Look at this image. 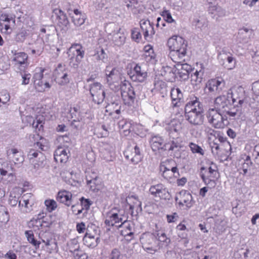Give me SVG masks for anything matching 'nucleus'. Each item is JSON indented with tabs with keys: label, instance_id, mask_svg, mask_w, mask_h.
Returning <instances> with one entry per match:
<instances>
[{
	"label": "nucleus",
	"instance_id": "obj_1",
	"mask_svg": "<svg viewBox=\"0 0 259 259\" xmlns=\"http://www.w3.org/2000/svg\"><path fill=\"white\" fill-rule=\"evenodd\" d=\"M244 93V89L241 87L230 90L227 94V96H220L215 98L213 108L224 113L228 107H229L230 104L231 102L232 104H234L237 102V99H238V103L241 105L243 101L240 98L243 96Z\"/></svg>",
	"mask_w": 259,
	"mask_h": 259
},
{
	"label": "nucleus",
	"instance_id": "obj_2",
	"mask_svg": "<svg viewBox=\"0 0 259 259\" xmlns=\"http://www.w3.org/2000/svg\"><path fill=\"white\" fill-rule=\"evenodd\" d=\"M34 146L40 150L31 149L28 153L27 156L30 162L34 165V167L36 168L42 164L44 156L40 151H45L48 149V142L45 139L41 137L39 141L34 143Z\"/></svg>",
	"mask_w": 259,
	"mask_h": 259
},
{
	"label": "nucleus",
	"instance_id": "obj_3",
	"mask_svg": "<svg viewBox=\"0 0 259 259\" xmlns=\"http://www.w3.org/2000/svg\"><path fill=\"white\" fill-rule=\"evenodd\" d=\"M219 176L217 167L214 164H212L208 168H201L200 176L208 188H212L215 186Z\"/></svg>",
	"mask_w": 259,
	"mask_h": 259
},
{
	"label": "nucleus",
	"instance_id": "obj_4",
	"mask_svg": "<svg viewBox=\"0 0 259 259\" xmlns=\"http://www.w3.org/2000/svg\"><path fill=\"white\" fill-rule=\"evenodd\" d=\"M106 82L112 89L118 90L119 88L121 79V70L118 67L112 68L107 66L105 69Z\"/></svg>",
	"mask_w": 259,
	"mask_h": 259
},
{
	"label": "nucleus",
	"instance_id": "obj_5",
	"mask_svg": "<svg viewBox=\"0 0 259 259\" xmlns=\"http://www.w3.org/2000/svg\"><path fill=\"white\" fill-rule=\"evenodd\" d=\"M67 54L70 66L75 68L78 67L83 58L84 51L80 44H74L69 48Z\"/></svg>",
	"mask_w": 259,
	"mask_h": 259
},
{
	"label": "nucleus",
	"instance_id": "obj_6",
	"mask_svg": "<svg viewBox=\"0 0 259 259\" xmlns=\"http://www.w3.org/2000/svg\"><path fill=\"white\" fill-rule=\"evenodd\" d=\"M99 228L95 225L91 224L88 225L83 238L84 244L90 248H94L97 246L99 240Z\"/></svg>",
	"mask_w": 259,
	"mask_h": 259
},
{
	"label": "nucleus",
	"instance_id": "obj_7",
	"mask_svg": "<svg viewBox=\"0 0 259 259\" xmlns=\"http://www.w3.org/2000/svg\"><path fill=\"white\" fill-rule=\"evenodd\" d=\"M206 117L209 123L217 128H224L228 123L227 119L225 118L217 109L213 108L208 109Z\"/></svg>",
	"mask_w": 259,
	"mask_h": 259
},
{
	"label": "nucleus",
	"instance_id": "obj_8",
	"mask_svg": "<svg viewBox=\"0 0 259 259\" xmlns=\"http://www.w3.org/2000/svg\"><path fill=\"white\" fill-rule=\"evenodd\" d=\"M125 219L123 210L113 208L106 213L105 224L108 226H115L118 228L119 224L123 223Z\"/></svg>",
	"mask_w": 259,
	"mask_h": 259
},
{
	"label": "nucleus",
	"instance_id": "obj_9",
	"mask_svg": "<svg viewBox=\"0 0 259 259\" xmlns=\"http://www.w3.org/2000/svg\"><path fill=\"white\" fill-rule=\"evenodd\" d=\"M225 85V82L223 79H211L206 82L204 91L210 96H215L221 93Z\"/></svg>",
	"mask_w": 259,
	"mask_h": 259
},
{
	"label": "nucleus",
	"instance_id": "obj_10",
	"mask_svg": "<svg viewBox=\"0 0 259 259\" xmlns=\"http://www.w3.org/2000/svg\"><path fill=\"white\" fill-rule=\"evenodd\" d=\"M90 92L93 101L98 104L102 103L106 98L105 92L100 82H95L90 84Z\"/></svg>",
	"mask_w": 259,
	"mask_h": 259
},
{
	"label": "nucleus",
	"instance_id": "obj_11",
	"mask_svg": "<svg viewBox=\"0 0 259 259\" xmlns=\"http://www.w3.org/2000/svg\"><path fill=\"white\" fill-rule=\"evenodd\" d=\"M132 81L138 82H144L148 76L147 71L141 65L136 64L128 73Z\"/></svg>",
	"mask_w": 259,
	"mask_h": 259
},
{
	"label": "nucleus",
	"instance_id": "obj_12",
	"mask_svg": "<svg viewBox=\"0 0 259 259\" xmlns=\"http://www.w3.org/2000/svg\"><path fill=\"white\" fill-rule=\"evenodd\" d=\"M150 193L155 197L169 200L170 195L166 187L162 184L152 185L149 189Z\"/></svg>",
	"mask_w": 259,
	"mask_h": 259
},
{
	"label": "nucleus",
	"instance_id": "obj_13",
	"mask_svg": "<svg viewBox=\"0 0 259 259\" xmlns=\"http://www.w3.org/2000/svg\"><path fill=\"white\" fill-rule=\"evenodd\" d=\"M174 163L172 160H168L165 165H162L160 166V169L163 171L162 176L166 180H170L172 177L177 178L179 176L177 166L170 165Z\"/></svg>",
	"mask_w": 259,
	"mask_h": 259
},
{
	"label": "nucleus",
	"instance_id": "obj_14",
	"mask_svg": "<svg viewBox=\"0 0 259 259\" xmlns=\"http://www.w3.org/2000/svg\"><path fill=\"white\" fill-rule=\"evenodd\" d=\"M169 51L177 49L187 48V42L181 36L174 35L170 37L167 41Z\"/></svg>",
	"mask_w": 259,
	"mask_h": 259
},
{
	"label": "nucleus",
	"instance_id": "obj_15",
	"mask_svg": "<svg viewBox=\"0 0 259 259\" xmlns=\"http://www.w3.org/2000/svg\"><path fill=\"white\" fill-rule=\"evenodd\" d=\"M54 74L55 81L61 85L67 84L69 82L67 71L62 64H60L56 69Z\"/></svg>",
	"mask_w": 259,
	"mask_h": 259
},
{
	"label": "nucleus",
	"instance_id": "obj_16",
	"mask_svg": "<svg viewBox=\"0 0 259 259\" xmlns=\"http://www.w3.org/2000/svg\"><path fill=\"white\" fill-rule=\"evenodd\" d=\"M0 175L8 176L9 182H12L15 179L12 165L6 160L0 159Z\"/></svg>",
	"mask_w": 259,
	"mask_h": 259
},
{
	"label": "nucleus",
	"instance_id": "obj_17",
	"mask_svg": "<svg viewBox=\"0 0 259 259\" xmlns=\"http://www.w3.org/2000/svg\"><path fill=\"white\" fill-rule=\"evenodd\" d=\"M187 48L169 51L168 57L175 63L185 62L187 59Z\"/></svg>",
	"mask_w": 259,
	"mask_h": 259
},
{
	"label": "nucleus",
	"instance_id": "obj_18",
	"mask_svg": "<svg viewBox=\"0 0 259 259\" xmlns=\"http://www.w3.org/2000/svg\"><path fill=\"white\" fill-rule=\"evenodd\" d=\"M140 26L143 31V35L145 39L148 41H151L155 34V31L150 21L142 20L140 21Z\"/></svg>",
	"mask_w": 259,
	"mask_h": 259
},
{
	"label": "nucleus",
	"instance_id": "obj_19",
	"mask_svg": "<svg viewBox=\"0 0 259 259\" xmlns=\"http://www.w3.org/2000/svg\"><path fill=\"white\" fill-rule=\"evenodd\" d=\"M7 155L8 160L15 164H21L24 160L22 152L15 148L8 149L7 150Z\"/></svg>",
	"mask_w": 259,
	"mask_h": 259
},
{
	"label": "nucleus",
	"instance_id": "obj_20",
	"mask_svg": "<svg viewBox=\"0 0 259 259\" xmlns=\"http://www.w3.org/2000/svg\"><path fill=\"white\" fill-rule=\"evenodd\" d=\"M175 72L179 75V77L186 80L189 78L190 72L192 71L191 66L186 63H176Z\"/></svg>",
	"mask_w": 259,
	"mask_h": 259
},
{
	"label": "nucleus",
	"instance_id": "obj_21",
	"mask_svg": "<svg viewBox=\"0 0 259 259\" xmlns=\"http://www.w3.org/2000/svg\"><path fill=\"white\" fill-rule=\"evenodd\" d=\"M127 159H129L134 164L138 163L142 158L140 149L138 146H135L133 150H126L124 153Z\"/></svg>",
	"mask_w": 259,
	"mask_h": 259
},
{
	"label": "nucleus",
	"instance_id": "obj_22",
	"mask_svg": "<svg viewBox=\"0 0 259 259\" xmlns=\"http://www.w3.org/2000/svg\"><path fill=\"white\" fill-rule=\"evenodd\" d=\"M185 111V114H189L191 112H196L198 111L203 112V109L202 105L198 101V99L194 97L186 104Z\"/></svg>",
	"mask_w": 259,
	"mask_h": 259
},
{
	"label": "nucleus",
	"instance_id": "obj_23",
	"mask_svg": "<svg viewBox=\"0 0 259 259\" xmlns=\"http://www.w3.org/2000/svg\"><path fill=\"white\" fill-rule=\"evenodd\" d=\"M140 242L143 248L146 250H154L153 243L155 242L154 235L150 233H144L140 237Z\"/></svg>",
	"mask_w": 259,
	"mask_h": 259
},
{
	"label": "nucleus",
	"instance_id": "obj_24",
	"mask_svg": "<svg viewBox=\"0 0 259 259\" xmlns=\"http://www.w3.org/2000/svg\"><path fill=\"white\" fill-rule=\"evenodd\" d=\"M176 200L179 205L186 206L187 208H190L193 204L192 196L186 191L180 192L179 196L176 197Z\"/></svg>",
	"mask_w": 259,
	"mask_h": 259
},
{
	"label": "nucleus",
	"instance_id": "obj_25",
	"mask_svg": "<svg viewBox=\"0 0 259 259\" xmlns=\"http://www.w3.org/2000/svg\"><path fill=\"white\" fill-rule=\"evenodd\" d=\"M56 198L58 201L67 206H70L73 202V198L71 193L65 190L59 191Z\"/></svg>",
	"mask_w": 259,
	"mask_h": 259
},
{
	"label": "nucleus",
	"instance_id": "obj_26",
	"mask_svg": "<svg viewBox=\"0 0 259 259\" xmlns=\"http://www.w3.org/2000/svg\"><path fill=\"white\" fill-rule=\"evenodd\" d=\"M252 33L251 29L247 28L240 29L237 37L238 43L241 45L247 44L249 41Z\"/></svg>",
	"mask_w": 259,
	"mask_h": 259
},
{
	"label": "nucleus",
	"instance_id": "obj_27",
	"mask_svg": "<svg viewBox=\"0 0 259 259\" xmlns=\"http://www.w3.org/2000/svg\"><path fill=\"white\" fill-rule=\"evenodd\" d=\"M118 228H122L120 234L123 236H131L134 235V224L131 222L127 221L126 219L123 221V223L118 226Z\"/></svg>",
	"mask_w": 259,
	"mask_h": 259
},
{
	"label": "nucleus",
	"instance_id": "obj_28",
	"mask_svg": "<svg viewBox=\"0 0 259 259\" xmlns=\"http://www.w3.org/2000/svg\"><path fill=\"white\" fill-rule=\"evenodd\" d=\"M203 112L198 111L185 114L186 119L192 124L200 125L203 123Z\"/></svg>",
	"mask_w": 259,
	"mask_h": 259
},
{
	"label": "nucleus",
	"instance_id": "obj_29",
	"mask_svg": "<svg viewBox=\"0 0 259 259\" xmlns=\"http://www.w3.org/2000/svg\"><path fill=\"white\" fill-rule=\"evenodd\" d=\"M12 53L13 54V61L15 65H23V67H25L28 65L27 54L24 52L16 53L14 51H12Z\"/></svg>",
	"mask_w": 259,
	"mask_h": 259
},
{
	"label": "nucleus",
	"instance_id": "obj_30",
	"mask_svg": "<svg viewBox=\"0 0 259 259\" xmlns=\"http://www.w3.org/2000/svg\"><path fill=\"white\" fill-rule=\"evenodd\" d=\"M170 96L173 106H180L181 101L183 100V94L181 90L179 88L172 89L171 90Z\"/></svg>",
	"mask_w": 259,
	"mask_h": 259
},
{
	"label": "nucleus",
	"instance_id": "obj_31",
	"mask_svg": "<svg viewBox=\"0 0 259 259\" xmlns=\"http://www.w3.org/2000/svg\"><path fill=\"white\" fill-rule=\"evenodd\" d=\"M241 166L239 168L240 173L243 175H246L248 171L250 169L252 165V162L251 160L250 157L249 156H245V159H242L239 160Z\"/></svg>",
	"mask_w": 259,
	"mask_h": 259
},
{
	"label": "nucleus",
	"instance_id": "obj_32",
	"mask_svg": "<svg viewBox=\"0 0 259 259\" xmlns=\"http://www.w3.org/2000/svg\"><path fill=\"white\" fill-rule=\"evenodd\" d=\"M68 156L66 150L62 148L59 147L54 153V159L57 162L65 163L67 162Z\"/></svg>",
	"mask_w": 259,
	"mask_h": 259
},
{
	"label": "nucleus",
	"instance_id": "obj_33",
	"mask_svg": "<svg viewBox=\"0 0 259 259\" xmlns=\"http://www.w3.org/2000/svg\"><path fill=\"white\" fill-rule=\"evenodd\" d=\"M126 202L129 205L130 209L132 210L131 213H133V210L135 208L137 209H142L141 202L140 201L138 198L135 196H128L126 199Z\"/></svg>",
	"mask_w": 259,
	"mask_h": 259
},
{
	"label": "nucleus",
	"instance_id": "obj_34",
	"mask_svg": "<svg viewBox=\"0 0 259 259\" xmlns=\"http://www.w3.org/2000/svg\"><path fill=\"white\" fill-rule=\"evenodd\" d=\"M219 58L227 61L228 64L226 65V67L228 69H232L235 67L236 59L231 54L228 55L227 53L223 52L220 54L219 55Z\"/></svg>",
	"mask_w": 259,
	"mask_h": 259
},
{
	"label": "nucleus",
	"instance_id": "obj_35",
	"mask_svg": "<svg viewBox=\"0 0 259 259\" xmlns=\"http://www.w3.org/2000/svg\"><path fill=\"white\" fill-rule=\"evenodd\" d=\"M34 197L31 193L24 194L19 200V206L21 204L23 206L24 204L25 207L29 208L33 204Z\"/></svg>",
	"mask_w": 259,
	"mask_h": 259
},
{
	"label": "nucleus",
	"instance_id": "obj_36",
	"mask_svg": "<svg viewBox=\"0 0 259 259\" xmlns=\"http://www.w3.org/2000/svg\"><path fill=\"white\" fill-rule=\"evenodd\" d=\"M164 144L163 139L159 136H153L151 140V146L153 151H156L160 149L164 150Z\"/></svg>",
	"mask_w": 259,
	"mask_h": 259
},
{
	"label": "nucleus",
	"instance_id": "obj_37",
	"mask_svg": "<svg viewBox=\"0 0 259 259\" xmlns=\"http://www.w3.org/2000/svg\"><path fill=\"white\" fill-rule=\"evenodd\" d=\"M167 126L165 128L170 132H178L182 128V124L181 122L177 119L171 120L169 122L166 123Z\"/></svg>",
	"mask_w": 259,
	"mask_h": 259
},
{
	"label": "nucleus",
	"instance_id": "obj_38",
	"mask_svg": "<svg viewBox=\"0 0 259 259\" xmlns=\"http://www.w3.org/2000/svg\"><path fill=\"white\" fill-rule=\"evenodd\" d=\"M201 69L199 70H196L191 75V80L192 81L195 82V84H197L201 82L203 76L204 72V68L202 64H200Z\"/></svg>",
	"mask_w": 259,
	"mask_h": 259
},
{
	"label": "nucleus",
	"instance_id": "obj_39",
	"mask_svg": "<svg viewBox=\"0 0 259 259\" xmlns=\"http://www.w3.org/2000/svg\"><path fill=\"white\" fill-rule=\"evenodd\" d=\"M164 150L177 151L181 147V144L177 140H172L170 142L164 144Z\"/></svg>",
	"mask_w": 259,
	"mask_h": 259
},
{
	"label": "nucleus",
	"instance_id": "obj_40",
	"mask_svg": "<svg viewBox=\"0 0 259 259\" xmlns=\"http://www.w3.org/2000/svg\"><path fill=\"white\" fill-rule=\"evenodd\" d=\"M119 128L123 130V132L125 133V135L128 134L131 130L132 124L131 122L128 121L126 119H122L118 122Z\"/></svg>",
	"mask_w": 259,
	"mask_h": 259
},
{
	"label": "nucleus",
	"instance_id": "obj_41",
	"mask_svg": "<svg viewBox=\"0 0 259 259\" xmlns=\"http://www.w3.org/2000/svg\"><path fill=\"white\" fill-rule=\"evenodd\" d=\"M231 102L230 104L229 107H228L226 111L224 112L226 115H228L230 117H234L239 113V107H235V105H233Z\"/></svg>",
	"mask_w": 259,
	"mask_h": 259
},
{
	"label": "nucleus",
	"instance_id": "obj_42",
	"mask_svg": "<svg viewBox=\"0 0 259 259\" xmlns=\"http://www.w3.org/2000/svg\"><path fill=\"white\" fill-rule=\"evenodd\" d=\"M9 220V215L7 208L4 205H0V223H6Z\"/></svg>",
	"mask_w": 259,
	"mask_h": 259
},
{
	"label": "nucleus",
	"instance_id": "obj_43",
	"mask_svg": "<svg viewBox=\"0 0 259 259\" xmlns=\"http://www.w3.org/2000/svg\"><path fill=\"white\" fill-rule=\"evenodd\" d=\"M33 83L36 90L39 92L44 91L46 88H50L51 87L48 82L44 81L42 79L34 82Z\"/></svg>",
	"mask_w": 259,
	"mask_h": 259
},
{
	"label": "nucleus",
	"instance_id": "obj_44",
	"mask_svg": "<svg viewBox=\"0 0 259 259\" xmlns=\"http://www.w3.org/2000/svg\"><path fill=\"white\" fill-rule=\"evenodd\" d=\"M125 39L124 35L119 32H116L113 35V40L116 45L120 46L122 45L124 42Z\"/></svg>",
	"mask_w": 259,
	"mask_h": 259
},
{
	"label": "nucleus",
	"instance_id": "obj_45",
	"mask_svg": "<svg viewBox=\"0 0 259 259\" xmlns=\"http://www.w3.org/2000/svg\"><path fill=\"white\" fill-rule=\"evenodd\" d=\"M210 147L213 155L215 156H221V152L220 150V143L212 141L210 142Z\"/></svg>",
	"mask_w": 259,
	"mask_h": 259
},
{
	"label": "nucleus",
	"instance_id": "obj_46",
	"mask_svg": "<svg viewBox=\"0 0 259 259\" xmlns=\"http://www.w3.org/2000/svg\"><path fill=\"white\" fill-rule=\"evenodd\" d=\"M25 235L27 238V240L29 243L32 244L36 248L38 247L40 244V241H37L34 238V234L32 231H27L25 232Z\"/></svg>",
	"mask_w": 259,
	"mask_h": 259
},
{
	"label": "nucleus",
	"instance_id": "obj_47",
	"mask_svg": "<svg viewBox=\"0 0 259 259\" xmlns=\"http://www.w3.org/2000/svg\"><path fill=\"white\" fill-rule=\"evenodd\" d=\"M189 147H190L191 151L193 153H197L201 155H204V151L201 147L193 142H190L189 144Z\"/></svg>",
	"mask_w": 259,
	"mask_h": 259
},
{
	"label": "nucleus",
	"instance_id": "obj_48",
	"mask_svg": "<svg viewBox=\"0 0 259 259\" xmlns=\"http://www.w3.org/2000/svg\"><path fill=\"white\" fill-rule=\"evenodd\" d=\"M157 237L158 240L162 243V244L164 246H168L170 242V238L167 237L164 233H158Z\"/></svg>",
	"mask_w": 259,
	"mask_h": 259
},
{
	"label": "nucleus",
	"instance_id": "obj_49",
	"mask_svg": "<svg viewBox=\"0 0 259 259\" xmlns=\"http://www.w3.org/2000/svg\"><path fill=\"white\" fill-rule=\"evenodd\" d=\"M45 204L49 212L54 210L57 207V202L53 199L46 200Z\"/></svg>",
	"mask_w": 259,
	"mask_h": 259
},
{
	"label": "nucleus",
	"instance_id": "obj_50",
	"mask_svg": "<svg viewBox=\"0 0 259 259\" xmlns=\"http://www.w3.org/2000/svg\"><path fill=\"white\" fill-rule=\"evenodd\" d=\"M94 56L97 60H102L103 61L107 59L108 57L107 54L105 52L103 48H101L99 50L97 51V53Z\"/></svg>",
	"mask_w": 259,
	"mask_h": 259
},
{
	"label": "nucleus",
	"instance_id": "obj_51",
	"mask_svg": "<svg viewBox=\"0 0 259 259\" xmlns=\"http://www.w3.org/2000/svg\"><path fill=\"white\" fill-rule=\"evenodd\" d=\"M132 38L137 42H139L142 39V35L138 28H135L132 29Z\"/></svg>",
	"mask_w": 259,
	"mask_h": 259
},
{
	"label": "nucleus",
	"instance_id": "obj_52",
	"mask_svg": "<svg viewBox=\"0 0 259 259\" xmlns=\"http://www.w3.org/2000/svg\"><path fill=\"white\" fill-rule=\"evenodd\" d=\"M231 149V145L229 142L225 141L224 143L220 142V150L221 156Z\"/></svg>",
	"mask_w": 259,
	"mask_h": 259
},
{
	"label": "nucleus",
	"instance_id": "obj_53",
	"mask_svg": "<svg viewBox=\"0 0 259 259\" xmlns=\"http://www.w3.org/2000/svg\"><path fill=\"white\" fill-rule=\"evenodd\" d=\"M80 209H82V211L85 209L87 211L90 208V205L92 204L91 201L89 199H84L83 197H81L80 199Z\"/></svg>",
	"mask_w": 259,
	"mask_h": 259
},
{
	"label": "nucleus",
	"instance_id": "obj_54",
	"mask_svg": "<svg viewBox=\"0 0 259 259\" xmlns=\"http://www.w3.org/2000/svg\"><path fill=\"white\" fill-rule=\"evenodd\" d=\"M44 71V69L42 68H39L37 70H36L35 72L33 77V82L42 79Z\"/></svg>",
	"mask_w": 259,
	"mask_h": 259
},
{
	"label": "nucleus",
	"instance_id": "obj_55",
	"mask_svg": "<svg viewBox=\"0 0 259 259\" xmlns=\"http://www.w3.org/2000/svg\"><path fill=\"white\" fill-rule=\"evenodd\" d=\"M122 97L129 96L131 98V99L133 100L134 98H135L136 95L135 91H134V89L133 87L130 86L128 88V91L127 92H123L121 93Z\"/></svg>",
	"mask_w": 259,
	"mask_h": 259
},
{
	"label": "nucleus",
	"instance_id": "obj_56",
	"mask_svg": "<svg viewBox=\"0 0 259 259\" xmlns=\"http://www.w3.org/2000/svg\"><path fill=\"white\" fill-rule=\"evenodd\" d=\"M143 57L145 60L148 62L152 61L155 58V54L154 51H150L147 53H144Z\"/></svg>",
	"mask_w": 259,
	"mask_h": 259
},
{
	"label": "nucleus",
	"instance_id": "obj_57",
	"mask_svg": "<svg viewBox=\"0 0 259 259\" xmlns=\"http://www.w3.org/2000/svg\"><path fill=\"white\" fill-rule=\"evenodd\" d=\"M37 220H36V222L38 221L39 223H43L46 224V225H45L46 227H49L50 225L52 224L51 222H50L48 221V218H45L44 213L43 212L42 213H39L38 214Z\"/></svg>",
	"mask_w": 259,
	"mask_h": 259
},
{
	"label": "nucleus",
	"instance_id": "obj_58",
	"mask_svg": "<svg viewBox=\"0 0 259 259\" xmlns=\"http://www.w3.org/2000/svg\"><path fill=\"white\" fill-rule=\"evenodd\" d=\"M21 75L22 78L21 84L22 85L28 84L31 77V74L30 73H24L22 74Z\"/></svg>",
	"mask_w": 259,
	"mask_h": 259
},
{
	"label": "nucleus",
	"instance_id": "obj_59",
	"mask_svg": "<svg viewBox=\"0 0 259 259\" xmlns=\"http://www.w3.org/2000/svg\"><path fill=\"white\" fill-rule=\"evenodd\" d=\"M19 197L16 196H13L12 194H10L9 199V204L12 206H15L18 203H19Z\"/></svg>",
	"mask_w": 259,
	"mask_h": 259
},
{
	"label": "nucleus",
	"instance_id": "obj_60",
	"mask_svg": "<svg viewBox=\"0 0 259 259\" xmlns=\"http://www.w3.org/2000/svg\"><path fill=\"white\" fill-rule=\"evenodd\" d=\"M75 25L79 26L84 23L85 19L83 17H71Z\"/></svg>",
	"mask_w": 259,
	"mask_h": 259
},
{
	"label": "nucleus",
	"instance_id": "obj_61",
	"mask_svg": "<svg viewBox=\"0 0 259 259\" xmlns=\"http://www.w3.org/2000/svg\"><path fill=\"white\" fill-rule=\"evenodd\" d=\"M109 259H121L120 258V253L119 251L117 249H114L112 250L111 254L109 256Z\"/></svg>",
	"mask_w": 259,
	"mask_h": 259
},
{
	"label": "nucleus",
	"instance_id": "obj_62",
	"mask_svg": "<svg viewBox=\"0 0 259 259\" xmlns=\"http://www.w3.org/2000/svg\"><path fill=\"white\" fill-rule=\"evenodd\" d=\"M71 125L73 128L76 130H79L82 127L83 122L79 120L74 119L72 121Z\"/></svg>",
	"mask_w": 259,
	"mask_h": 259
},
{
	"label": "nucleus",
	"instance_id": "obj_63",
	"mask_svg": "<svg viewBox=\"0 0 259 259\" xmlns=\"http://www.w3.org/2000/svg\"><path fill=\"white\" fill-rule=\"evenodd\" d=\"M72 212L75 215L80 214L82 212V209H80L79 205H72L71 207Z\"/></svg>",
	"mask_w": 259,
	"mask_h": 259
},
{
	"label": "nucleus",
	"instance_id": "obj_64",
	"mask_svg": "<svg viewBox=\"0 0 259 259\" xmlns=\"http://www.w3.org/2000/svg\"><path fill=\"white\" fill-rule=\"evenodd\" d=\"M252 90L254 94L259 96V81L253 83Z\"/></svg>",
	"mask_w": 259,
	"mask_h": 259
}]
</instances>
